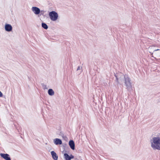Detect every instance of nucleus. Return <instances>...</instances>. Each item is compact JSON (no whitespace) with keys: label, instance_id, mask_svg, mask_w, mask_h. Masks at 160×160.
<instances>
[{"label":"nucleus","instance_id":"f257e3e1","mask_svg":"<svg viewBox=\"0 0 160 160\" xmlns=\"http://www.w3.org/2000/svg\"><path fill=\"white\" fill-rule=\"evenodd\" d=\"M116 78V81L119 83L118 79L121 82L124 81L126 88L129 92L132 90V86L131 82L130 79L128 75H124L122 73L118 74L117 75H115Z\"/></svg>","mask_w":160,"mask_h":160},{"label":"nucleus","instance_id":"f03ea898","mask_svg":"<svg viewBox=\"0 0 160 160\" xmlns=\"http://www.w3.org/2000/svg\"><path fill=\"white\" fill-rule=\"evenodd\" d=\"M150 142L151 147L154 150H160V134L152 137Z\"/></svg>","mask_w":160,"mask_h":160},{"label":"nucleus","instance_id":"7ed1b4c3","mask_svg":"<svg viewBox=\"0 0 160 160\" xmlns=\"http://www.w3.org/2000/svg\"><path fill=\"white\" fill-rule=\"evenodd\" d=\"M50 19L52 21H56L58 18V15L57 12L54 11L50 12L49 14Z\"/></svg>","mask_w":160,"mask_h":160},{"label":"nucleus","instance_id":"20e7f679","mask_svg":"<svg viewBox=\"0 0 160 160\" xmlns=\"http://www.w3.org/2000/svg\"><path fill=\"white\" fill-rule=\"evenodd\" d=\"M32 11L36 15L40 13V9L36 7H33L32 8Z\"/></svg>","mask_w":160,"mask_h":160},{"label":"nucleus","instance_id":"39448f33","mask_svg":"<svg viewBox=\"0 0 160 160\" xmlns=\"http://www.w3.org/2000/svg\"><path fill=\"white\" fill-rule=\"evenodd\" d=\"M5 30L8 32H10L12 30V27L10 24H6L5 25Z\"/></svg>","mask_w":160,"mask_h":160},{"label":"nucleus","instance_id":"423d86ee","mask_svg":"<svg viewBox=\"0 0 160 160\" xmlns=\"http://www.w3.org/2000/svg\"><path fill=\"white\" fill-rule=\"evenodd\" d=\"M1 156L6 160H11L9 155L8 154L1 153Z\"/></svg>","mask_w":160,"mask_h":160},{"label":"nucleus","instance_id":"0eeeda50","mask_svg":"<svg viewBox=\"0 0 160 160\" xmlns=\"http://www.w3.org/2000/svg\"><path fill=\"white\" fill-rule=\"evenodd\" d=\"M69 145L72 150L75 149V143L73 140H70L69 142Z\"/></svg>","mask_w":160,"mask_h":160},{"label":"nucleus","instance_id":"6e6552de","mask_svg":"<svg viewBox=\"0 0 160 160\" xmlns=\"http://www.w3.org/2000/svg\"><path fill=\"white\" fill-rule=\"evenodd\" d=\"M51 153L52 158L54 160H57L58 159V156L57 155L56 153L54 151H51Z\"/></svg>","mask_w":160,"mask_h":160},{"label":"nucleus","instance_id":"1a4fd4ad","mask_svg":"<svg viewBox=\"0 0 160 160\" xmlns=\"http://www.w3.org/2000/svg\"><path fill=\"white\" fill-rule=\"evenodd\" d=\"M54 142L56 145H61L62 144V141L60 139L56 138L54 140Z\"/></svg>","mask_w":160,"mask_h":160},{"label":"nucleus","instance_id":"9d476101","mask_svg":"<svg viewBox=\"0 0 160 160\" xmlns=\"http://www.w3.org/2000/svg\"><path fill=\"white\" fill-rule=\"evenodd\" d=\"M48 94L50 96H52L54 95V92L53 90L52 89H49L48 90Z\"/></svg>","mask_w":160,"mask_h":160},{"label":"nucleus","instance_id":"9b49d317","mask_svg":"<svg viewBox=\"0 0 160 160\" xmlns=\"http://www.w3.org/2000/svg\"><path fill=\"white\" fill-rule=\"evenodd\" d=\"M63 156L65 160H71L70 156H69L67 153H64Z\"/></svg>","mask_w":160,"mask_h":160},{"label":"nucleus","instance_id":"f8f14e48","mask_svg":"<svg viewBox=\"0 0 160 160\" xmlns=\"http://www.w3.org/2000/svg\"><path fill=\"white\" fill-rule=\"evenodd\" d=\"M42 26L45 29H47L48 28V25L46 23L43 22L42 23Z\"/></svg>","mask_w":160,"mask_h":160},{"label":"nucleus","instance_id":"ddd939ff","mask_svg":"<svg viewBox=\"0 0 160 160\" xmlns=\"http://www.w3.org/2000/svg\"><path fill=\"white\" fill-rule=\"evenodd\" d=\"M42 86L43 87V88L44 89H47V86L46 85H45V84H42Z\"/></svg>","mask_w":160,"mask_h":160},{"label":"nucleus","instance_id":"4468645a","mask_svg":"<svg viewBox=\"0 0 160 160\" xmlns=\"http://www.w3.org/2000/svg\"><path fill=\"white\" fill-rule=\"evenodd\" d=\"M82 69V67H81L80 66H78V68L77 70V71H78V70H80Z\"/></svg>","mask_w":160,"mask_h":160},{"label":"nucleus","instance_id":"2eb2a0df","mask_svg":"<svg viewBox=\"0 0 160 160\" xmlns=\"http://www.w3.org/2000/svg\"><path fill=\"white\" fill-rule=\"evenodd\" d=\"M70 160H71V159L73 158H74V156L73 155H71V154L70 156Z\"/></svg>","mask_w":160,"mask_h":160},{"label":"nucleus","instance_id":"dca6fc26","mask_svg":"<svg viewBox=\"0 0 160 160\" xmlns=\"http://www.w3.org/2000/svg\"><path fill=\"white\" fill-rule=\"evenodd\" d=\"M3 96L2 94V92L0 91V97H2Z\"/></svg>","mask_w":160,"mask_h":160},{"label":"nucleus","instance_id":"f3484780","mask_svg":"<svg viewBox=\"0 0 160 160\" xmlns=\"http://www.w3.org/2000/svg\"><path fill=\"white\" fill-rule=\"evenodd\" d=\"M159 50V49H157V50H155L154 51H158V50Z\"/></svg>","mask_w":160,"mask_h":160}]
</instances>
